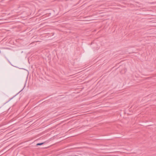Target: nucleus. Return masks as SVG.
<instances>
[{
  "label": "nucleus",
  "instance_id": "nucleus-1",
  "mask_svg": "<svg viewBox=\"0 0 156 156\" xmlns=\"http://www.w3.org/2000/svg\"><path fill=\"white\" fill-rule=\"evenodd\" d=\"M44 143H38L37 144V146L41 145H42Z\"/></svg>",
  "mask_w": 156,
  "mask_h": 156
}]
</instances>
